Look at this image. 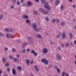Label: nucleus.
<instances>
[{
    "label": "nucleus",
    "mask_w": 76,
    "mask_h": 76,
    "mask_svg": "<svg viewBox=\"0 0 76 76\" xmlns=\"http://www.w3.org/2000/svg\"><path fill=\"white\" fill-rule=\"evenodd\" d=\"M73 21H75V19H73Z\"/></svg>",
    "instance_id": "obj_63"
},
{
    "label": "nucleus",
    "mask_w": 76,
    "mask_h": 76,
    "mask_svg": "<svg viewBox=\"0 0 76 76\" xmlns=\"http://www.w3.org/2000/svg\"><path fill=\"white\" fill-rule=\"evenodd\" d=\"M9 57L10 58V59H11L12 60L13 59V56H12V55H9Z\"/></svg>",
    "instance_id": "obj_30"
},
{
    "label": "nucleus",
    "mask_w": 76,
    "mask_h": 76,
    "mask_svg": "<svg viewBox=\"0 0 76 76\" xmlns=\"http://www.w3.org/2000/svg\"><path fill=\"white\" fill-rule=\"evenodd\" d=\"M2 60L3 63H5V61H6V58H3L2 59Z\"/></svg>",
    "instance_id": "obj_24"
},
{
    "label": "nucleus",
    "mask_w": 76,
    "mask_h": 76,
    "mask_svg": "<svg viewBox=\"0 0 76 76\" xmlns=\"http://www.w3.org/2000/svg\"><path fill=\"white\" fill-rule=\"evenodd\" d=\"M12 72L13 75H16V70H15V69H13L12 70Z\"/></svg>",
    "instance_id": "obj_14"
},
{
    "label": "nucleus",
    "mask_w": 76,
    "mask_h": 76,
    "mask_svg": "<svg viewBox=\"0 0 76 76\" xmlns=\"http://www.w3.org/2000/svg\"><path fill=\"white\" fill-rule=\"evenodd\" d=\"M50 67H53V66L52 65H51L50 66Z\"/></svg>",
    "instance_id": "obj_60"
},
{
    "label": "nucleus",
    "mask_w": 76,
    "mask_h": 76,
    "mask_svg": "<svg viewBox=\"0 0 76 76\" xmlns=\"http://www.w3.org/2000/svg\"><path fill=\"white\" fill-rule=\"evenodd\" d=\"M26 23L28 25H30L31 24V22L30 21V20L27 19L26 21Z\"/></svg>",
    "instance_id": "obj_6"
},
{
    "label": "nucleus",
    "mask_w": 76,
    "mask_h": 76,
    "mask_svg": "<svg viewBox=\"0 0 76 76\" xmlns=\"http://www.w3.org/2000/svg\"><path fill=\"white\" fill-rule=\"evenodd\" d=\"M34 69L37 72H38L39 71V68H38L37 66H35Z\"/></svg>",
    "instance_id": "obj_13"
},
{
    "label": "nucleus",
    "mask_w": 76,
    "mask_h": 76,
    "mask_svg": "<svg viewBox=\"0 0 76 76\" xmlns=\"http://www.w3.org/2000/svg\"><path fill=\"white\" fill-rule=\"evenodd\" d=\"M27 52H29V51H30V49L29 48L27 49Z\"/></svg>",
    "instance_id": "obj_44"
},
{
    "label": "nucleus",
    "mask_w": 76,
    "mask_h": 76,
    "mask_svg": "<svg viewBox=\"0 0 76 76\" xmlns=\"http://www.w3.org/2000/svg\"><path fill=\"white\" fill-rule=\"evenodd\" d=\"M74 28L75 29H76V26H75Z\"/></svg>",
    "instance_id": "obj_61"
},
{
    "label": "nucleus",
    "mask_w": 76,
    "mask_h": 76,
    "mask_svg": "<svg viewBox=\"0 0 76 76\" xmlns=\"http://www.w3.org/2000/svg\"><path fill=\"white\" fill-rule=\"evenodd\" d=\"M74 43L75 44V45H76V40H75L74 41Z\"/></svg>",
    "instance_id": "obj_48"
},
{
    "label": "nucleus",
    "mask_w": 76,
    "mask_h": 76,
    "mask_svg": "<svg viewBox=\"0 0 76 76\" xmlns=\"http://www.w3.org/2000/svg\"><path fill=\"white\" fill-rule=\"evenodd\" d=\"M57 58H58L59 60H60L61 59V57L60 55H57Z\"/></svg>",
    "instance_id": "obj_20"
},
{
    "label": "nucleus",
    "mask_w": 76,
    "mask_h": 76,
    "mask_svg": "<svg viewBox=\"0 0 76 76\" xmlns=\"http://www.w3.org/2000/svg\"><path fill=\"white\" fill-rule=\"evenodd\" d=\"M66 76H69V75L67 73L66 74Z\"/></svg>",
    "instance_id": "obj_49"
},
{
    "label": "nucleus",
    "mask_w": 76,
    "mask_h": 76,
    "mask_svg": "<svg viewBox=\"0 0 76 76\" xmlns=\"http://www.w3.org/2000/svg\"><path fill=\"white\" fill-rule=\"evenodd\" d=\"M48 49L47 48H45L43 49V54H46L48 53Z\"/></svg>",
    "instance_id": "obj_5"
},
{
    "label": "nucleus",
    "mask_w": 76,
    "mask_h": 76,
    "mask_svg": "<svg viewBox=\"0 0 76 76\" xmlns=\"http://www.w3.org/2000/svg\"><path fill=\"white\" fill-rule=\"evenodd\" d=\"M23 6H26V4H23Z\"/></svg>",
    "instance_id": "obj_55"
},
{
    "label": "nucleus",
    "mask_w": 76,
    "mask_h": 76,
    "mask_svg": "<svg viewBox=\"0 0 76 76\" xmlns=\"http://www.w3.org/2000/svg\"><path fill=\"white\" fill-rule=\"evenodd\" d=\"M14 62H18V59L17 58H15L14 59Z\"/></svg>",
    "instance_id": "obj_21"
},
{
    "label": "nucleus",
    "mask_w": 76,
    "mask_h": 76,
    "mask_svg": "<svg viewBox=\"0 0 76 76\" xmlns=\"http://www.w3.org/2000/svg\"><path fill=\"white\" fill-rule=\"evenodd\" d=\"M41 2L42 3L44 4V7L46 8V9H47L49 10H51V7L48 5V3L45 0H41Z\"/></svg>",
    "instance_id": "obj_1"
},
{
    "label": "nucleus",
    "mask_w": 76,
    "mask_h": 76,
    "mask_svg": "<svg viewBox=\"0 0 76 76\" xmlns=\"http://www.w3.org/2000/svg\"><path fill=\"white\" fill-rule=\"evenodd\" d=\"M61 49V48L60 47H58V50H60Z\"/></svg>",
    "instance_id": "obj_46"
},
{
    "label": "nucleus",
    "mask_w": 76,
    "mask_h": 76,
    "mask_svg": "<svg viewBox=\"0 0 76 76\" xmlns=\"http://www.w3.org/2000/svg\"><path fill=\"white\" fill-rule=\"evenodd\" d=\"M55 69H56L57 70V69H58V67H57V66H56L55 67Z\"/></svg>",
    "instance_id": "obj_53"
},
{
    "label": "nucleus",
    "mask_w": 76,
    "mask_h": 76,
    "mask_svg": "<svg viewBox=\"0 0 76 76\" xmlns=\"http://www.w3.org/2000/svg\"><path fill=\"white\" fill-rule=\"evenodd\" d=\"M69 36H70V39H72V37H73V35L72 34V33H70Z\"/></svg>",
    "instance_id": "obj_25"
},
{
    "label": "nucleus",
    "mask_w": 76,
    "mask_h": 76,
    "mask_svg": "<svg viewBox=\"0 0 76 76\" xmlns=\"http://www.w3.org/2000/svg\"><path fill=\"white\" fill-rule=\"evenodd\" d=\"M2 73V71L1 70H0V75H1Z\"/></svg>",
    "instance_id": "obj_47"
},
{
    "label": "nucleus",
    "mask_w": 76,
    "mask_h": 76,
    "mask_svg": "<svg viewBox=\"0 0 76 76\" xmlns=\"http://www.w3.org/2000/svg\"><path fill=\"white\" fill-rule=\"evenodd\" d=\"M39 0H35V1H36L37 2H38Z\"/></svg>",
    "instance_id": "obj_54"
},
{
    "label": "nucleus",
    "mask_w": 76,
    "mask_h": 76,
    "mask_svg": "<svg viewBox=\"0 0 76 76\" xmlns=\"http://www.w3.org/2000/svg\"><path fill=\"white\" fill-rule=\"evenodd\" d=\"M31 53L34 54L35 56H37V53L35 52V50H32L31 51Z\"/></svg>",
    "instance_id": "obj_9"
},
{
    "label": "nucleus",
    "mask_w": 76,
    "mask_h": 76,
    "mask_svg": "<svg viewBox=\"0 0 76 76\" xmlns=\"http://www.w3.org/2000/svg\"><path fill=\"white\" fill-rule=\"evenodd\" d=\"M5 66H9V63H7L5 65Z\"/></svg>",
    "instance_id": "obj_33"
},
{
    "label": "nucleus",
    "mask_w": 76,
    "mask_h": 76,
    "mask_svg": "<svg viewBox=\"0 0 76 76\" xmlns=\"http://www.w3.org/2000/svg\"><path fill=\"white\" fill-rule=\"evenodd\" d=\"M4 50H5L6 51H7V50H8V48L7 47H5L4 48Z\"/></svg>",
    "instance_id": "obj_36"
},
{
    "label": "nucleus",
    "mask_w": 76,
    "mask_h": 76,
    "mask_svg": "<svg viewBox=\"0 0 76 76\" xmlns=\"http://www.w3.org/2000/svg\"><path fill=\"white\" fill-rule=\"evenodd\" d=\"M61 10H63L64 9V6L63 5H61L60 7Z\"/></svg>",
    "instance_id": "obj_17"
},
{
    "label": "nucleus",
    "mask_w": 76,
    "mask_h": 76,
    "mask_svg": "<svg viewBox=\"0 0 76 76\" xmlns=\"http://www.w3.org/2000/svg\"><path fill=\"white\" fill-rule=\"evenodd\" d=\"M69 1H70V2H72L73 1V0H69Z\"/></svg>",
    "instance_id": "obj_58"
},
{
    "label": "nucleus",
    "mask_w": 76,
    "mask_h": 76,
    "mask_svg": "<svg viewBox=\"0 0 76 76\" xmlns=\"http://www.w3.org/2000/svg\"><path fill=\"white\" fill-rule=\"evenodd\" d=\"M43 13L45 15H47L48 13H49V12L48 11H45L44 10L43 11Z\"/></svg>",
    "instance_id": "obj_11"
},
{
    "label": "nucleus",
    "mask_w": 76,
    "mask_h": 76,
    "mask_svg": "<svg viewBox=\"0 0 76 76\" xmlns=\"http://www.w3.org/2000/svg\"><path fill=\"white\" fill-rule=\"evenodd\" d=\"M66 37V34L65 33H63L62 35V39H65V37Z\"/></svg>",
    "instance_id": "obj_7"
},
{
    "label": "nucleus",
    "mask_w": 76,
    "mask_h": 76,
    "mask_svg": "<svg viewBox=\"0 0 76 76\" xmlns=\"http://www.w3.org/2000/svg\"><path fill=\"white\" fill-rule=\"evenodd\" d=\"M5 31H12L13 29H12L10 28V29L9 28H6L5 29Z\"/></svg>",
    "instance_id": "obj_10"
},
{
    "label": "nucleus",
    "mask_w": 76,
    "mask_h": 76,
    "mask_svg": "<svg viewBox=\"0 0 76 76\" xmlns=\"http://www.w3.org/2000/svg\"><path fill=\"white\" fill-rule=\"evenodd\" d=\"M16 57L17 58H19L20 57V55H19V54H18L16 55Z\"/></svg>",
    "instance_id": "obj_38"
},
{
    "label": "nucleus",
    "mask_w": 76,
    "mask_h": 76,
    "mask_svg": "<svg viewBox=\"0 0 76 76\" xmlns=\"http://www.w3.org/2000/svg\"><path fill=\"white\" fill-rule=\"evenodd\" d=\"M37 13V11H34V14H35V15H36V14Z\"/></svg>",
    "instance_id": "obj_43"
},
{
    "label": "nucleus",
    "mask_w": 76,
    "mask_h": 76,
    "mask_svg": "<svg viewBox=\"0 0 76 76\" xmlns=\"http://www.w3.org/2000/svg\"><path fill=\"white\" fill-rule=\"evenodd\" d=\"M22 53H26V49H23L22 50Z\"/></svg>",
    "instance_id": "obj_28"
},
{
    "label": "nucleus",
    "mask_w": 76,
    "mask_h": 76,
    "mask_svg": "<svg viewBox=\"0 0 76 76\" xmlns=\"http://www.w3.org/2000/svg\"><path fill=\"white\" fill-rule=\"evenodd\" d=\"M66 47H69V43H67L66 44Z\"/></svg>",
    "instance_id": "obj_40"
},
{
    "label": "nucleus",
    "mask_w": 76,
    "mask_h": 76,
    "mask_svg": "<svg viewBox=\"0 0 76 76\" xmlns=\"http://www.w3.org/2000/svg\"><path fill=\"white\" fill-rule=\"evenodd\" d=\"M26 64L28 66H29V63H30V61L29 59H27L26 60Z\"/></svg>",
    "instance_id": "obj_16"
},
{
    "label": "nucleus",
    "mask_w": 76,
    "mask_h": 76,
    "mask_svg": "<svg viewBox=\"0 0 76 76\" xmlns=\"http://www.w3.org/2000/svg\"><path fill=\"white\" fill-rule=\"evenodd\" d=\"M42 61L45 63V64L47 65V64H48V61L46 59H42Z\"/></svg>",
    "instance_id": "obj_3"
},
{
    "label": "nucleus",
    "mask_w": 76,
    "mask_h": 76,
    "mask_svg": "<svg viewBox=\"0 0 76 76\" xmlns=\"http://www.w3.org/2000/svg\"><path fill=\"white\" fill-rule=\"evenodd\" d=\"M17 4H18V5H19L20 4V3H19V1H18L17 2Z\"/></svg>",
    "instance_id": "obj_50"
},
{
    "label": "nucleus",
    "mask_w": 76,
    "mask_h": 76,
    "mask_svg": "<svg viewBox=\"0 0 76 76\" xmlns=\"http://www.w3.org/2000/svg\"><path fill=\"white\" fill-rule=\"evenodd\" d=\"M66 74V72H63L62 74V76H64V75Z\"/></svg>",
    "instance_id": "obj_32"
},
{
    "label": "nucleus",
    "mask_w": 76,
    "mask_h": 76,
    "mask_svg": "<svg viewBox=\"0 0 76 76\" xmlns=\"http://www.w3.org/2000/svg\"><path fill=\"white\" fill-rule=\"evenodd\" d=\"M27 4L28 6H31L32 5V2L31 1H28L27 2Z\"/></svg>",
    "instance_id": "obj_18"
},
{
    "label": "nucleus",
    "mask_w": 76,
    "mask_h": 76,
    "mask_svg": "<svg viewBox=\"0 0 76 76\" xmlns=\"http://www.w3.org/2000/svg\"><path fill=\"white\" fill-rule=\"evenodd\" d=\"M7 71H8V72H10V68H7Z\"/></svg>",
    "instance_id": "obj_41"
},
{
    "label": "nucleus",
    "mask_w": 76,
    "mask_h": 76,
    "mask_svg": "<svg viewBox=\"0 0 76 76\" xmlns=\"http://www.w3.org/2000/svg\"><path fill=\"white\" fill-rule=\"evenodd\" d=\"M24 1V0H21V3H23Z\"/></svg>",
    "instance_id": "obj_51"
},
{
    "label": "nucleus",
    "mask_w": 76,
    "mask_h": 76,
    "mask_svg": "<svg viewBox=\"0 0 76 76\" xmlns=\"http://www.w3.org/2000/svg\"><path fill=\"white\" fill-rule=\"evenodd\" d=\"M23 19H28L29 16L27 15H24L23 16Z\"/></svg>",
    "instance_id": "obj_8"
},
{
    "label": "nucleus",
    "mask_w": 76,
    "mask_h": 76,
    "mask_svg": "<svg viewBox=\"0 0 76 76\" xmlns=\"http://www.w3.org/2000/svg\"><path fill=\"white\" fill-rule=\"evenodd\" d=\"M44 10L42 8H40L39 9V11L40 12H42L43 13V12H44Z\"/></svg>",
    "instance_id": "obj_12"
},
{
    "label": "nucleus",
    "mask_w": 76,
    "mask_h": 76,
    "mask_svg": "<svg viewBox=\"0 0 76 76\" xmlns=\"http://www.w3.org/2000/svg\"><path fill=\"white\" fill-rule=\"evenodd\" d=\"M37 37L38 38H40V39H41V38H42V36H41V35L39 34L38 35Z\"/></svg>",
    "instance_id": "obj_23"
},
{
    "label": "nucleus",
    "mask_w": 76,
    "mask_h": 76,
    "mask_svg": "<svg viewBox=\"0 0 76 76\" xmlns=\"http://www.w3.org/2000/svg\"><path fill=\"white\" fill-rule=\"evenodd\" d=\"M6 36L7 38H13V35L12 34L10 33H7L6 34Z\"/></svg>",
    "instance_id": "obj_4"
},
{
    "label": "nucleus",
    "mask_w": 76,
    "mask_h": 76,
    "mask_svg": "<svg viewBox=\"0 0 76 76\" xmlns=\"http://www.w3.org/2000/svg\"><path fill=\"white\" fill-rule=\"evenodd\" d=\"M25 45H28V43H25Z\"/></svg>",
    "instance_id": "obj_59"
},
{
    "label": "nucleus",
    "mask_w": 76,
    "mask_h": 76,
    "mask_svg": "<svg viewBox=\"0 0 76 76\" xmlns=\"http://www.w3.org/2000/svg\"><path fill=\"white\" fill-rule=\"evenodd\" d=\"M12 51H13V52H15L16 49H15V48H13L12 49Z\"/></svg>",
    "instance_id": "obj_39"
},
{
    "label": "nucleus",
    "mask_w": 76,
    "mask_h": 76,
    "mask_svg": "<svg viewBox=\"0 0 76 76\" xmlns=\"http://www.w3.org/2000/svg\"><path fill=\"white\" fill-rule=\"evenodd\" d=\"M33 61H31V64H33Z\"/></svg>",
    "instance_id": "obj_52"
},
{
    "label": "nucleus",
    "mask_w": 76,
    "mask_h": 76,
    "mask_svg": "<svg viewBox=\"0 0 76 76\" xmlns=\"http://www.w3.org/2000/svg\"><path fill=\"white\" fill-rule=\"evenodd\" d=\"M74 63H75V65L76 66V61H75Z\"/></svg>",
    "instance_id": "obj_57"
},
{
    "label": "nucleus",
    "mask_w": 76,
    "mask_h": 76,
    "mask_svg": "<svg viewBox=\"0 0 76 76\" xmlns=\"http://www.w3.org/2000/svg\"><path fill=\"white\" fill-rule=\"evenodd\" d=\"M71 44L72 45H73V43H71Z\"/></svg>",
    "instance_id": "obj_62"
},
{
    "label": "nucleus",
    "mask_w": 76,
    "mask_h": 76,
    "mask_svg": "<svg viewBox=\"0 0 76 76\" xmlns=\"http://www.w3.org/2000/svg\"><path fill=\"white\" fill-rule=\"evenodd\" d=\"M57 22V23H58V22H59V19H56V20Z\"/></svg>",
    "instance_id": "obj_42"
},
{
    "label": "nucleus",
    "mask_w": 76,
    "mask_h": 76,
    "mask_svg": "<svg viewBox=\"0 0 76 76\" xmlns=\"http://www.w3.org/2000/svg\"><path fill=\"white\" fill-rule=\"evenodd\" d=\"M62 47H64V45H62Z\"/></svg>",
    "instance_id": "obj_64"
},
{
    "label": "nucleus",
    "mask_w": 76,
    "mask_h": 76,
    "mask_svg": "<svg viewBox=\"0 0 76 76\" xmlns=\"http://www.w3.org/2000/svg\"><path fill=\"white\" fill-rule=\"evenodd\" d=\"M57 70L58 72L59 73H60V70L59 68L57 69Z\"/></svg>",
    "instance_id": "obj_34"
},
{
    "label": "nucleus",
    "mask_w": 76,
    "mask_h": 76,
    "mask_svg": "<svg viewBox=\"0 0 76 76\" xmlns=\"http://www.w3.org/2000/svg\"><path fill=\"white\" fill-rule=\"evenodd\" d=\"M27 38L28 39H31V37H28Z\"/></svg>",
    "instance_id": "obj_45"
},
{
    "label": "nucleus",
    "mask_w": 76,
    "mask_h": 76,
    "mask_svg": "<svg viewBox=\"0 0 76 76\" xmlns=\"http://www.w3.org/2000/svg\"><path fill=\"white\" fill-rule=\"evenodd\" d=\"M72 7L73 8H75L76 7V4H73L72 5Z\"/></svg>",
    "instance_id": "obj_35"
},
{
    "label": "nucleus",
    "mask_w": 76,
    "mask_h": 76,
    "mask_svg": "<svg viewBox=\"0 0 76 76\" xmlns=\"http://www.w3.org/2000/svg\"><path fill=\"white\" fill-rule=\"evenodd\" d=\"M31 26L33 28V29L34 31H35L37 32L39 31V29H37V26L35 23H33L31 25Z\"/></svg>",
    "instance_id": "obj_2"
},
{
    "label": "nucleus",
    "mask_w": 76,
    "mask_h": 76,
    "mask_svg": "<svg viewBox=\"0 0 76 76\" xmlns=\"http://www.w3.org/2000/svg\"><path fill=\"white\" fill-rule=\"evenodd\" d=\"M4 76H8V75L7 74H5L4 75Z\"/></svg>",
    "instance_id": "obj_56"
},
{
    "label": "nucleus",
    "mask_w": 76,
    "mask_h": 76,
    "mask_svg": "<svg viewBox=\"0 0 76 76\" xmlns=\"http://www.w3.org/2000/svg\"><path fill=\"white\" fill-rule=\"evenodd\" d=\"M17 69L19 71H20L22 70V67L20 66H19L17 67Z\"/></svg>",
    "instance_id": "obj_19"
},
{
    "label": "nucleus",
    "mask_w": 76,
    "mask_h": 76,
    "mask_svg": "<svg viewBox=\"0 0 76 76\" xmlns=\"http://www.w3.org/2000/svg\"><path fill=\"white\" fill-rule=\"evenodd\" d=\"M56 19L54 18H53L52 19V22H53V23H54L55 22H56Z\"/></svg>",
    "instance_id": "obj_31"
},
{
    "label": "nucleus",
    "mask_w": 76,
    "mask_h": 76,
    "mask_svg": "<svg viewBox=\"0 0 76 76\" xmlns=\"http://www.w3.org/2000/svg\"><path fill=\"white\" fill-rule=\"evenodd\" d=\"M14 5H12L11 6V9H13L14 8Z\"/></svg>",
    "instance_id": "obj_37"
},
{
    "label": "nucleus",
    "mask_w": 76,
    "mask_h": 76,
    "mask_svg": "<svg viewBox=\"0 0 76 76\" xmlns=\"http://www.w3.org/2000/svg\"><path fill=\"white\" fill-rule=\"evenodd\" d=\"M45 19L47 22L49 21V18L48 17H46L45 18Z\"/></svg>",
    "instance_id": "obj_27"
},
{
    "label": "nucleus",
    "mask_w": 76,
    "mask_h": 76,
    "mask_svg": "<svg viewBox=\"0 0 76 76\" xmlns=\"http://www.w3.org/2000/svg\"><path fill=\"white\" fill-rule=\"evenodd\" d=\"M61 35V33H60L58 35L56 36V38H59V37H60V36Z\"/></svg>",
    "instance_id": "obj_22"
},
{
    "label": "nucleus",
    "mask_w": 76,
    "mask_h": 76,
    "mask_svg": "<svg viewBox=\"0 0 76 76\" xmlns=\"http://www.w3.org/2000/svg\"><path fill=\"white\" fill-rule=\"evenodd\" d=\"M60 3V1L59 0H56V4L58 5Z\"/></svg>",
    "instance_id": "obj_15"
},
{
    "label": "nucleus",
    "mask_w": 76,
    "mask_h": 76,
    "mask_svg": "<svg viewBox=\"0 0 76 76\" xmlns=\"http://www.w3.org/2000/svg\"><path fill=\"white\" fill-rule=\"evenodd\" d=\"M61 24V26H64L65 25V23L64 22H62Z\"/></svg>",
    "instance_id": "obj_26"
},
{
    "label": "nucleus",
    "mask_w": 76,
    "mask_h": 76,
    "mask_svg": "<svg viewBox=\"0 0 76 76\" xmlns=\"http://www.w3.org/2000/svg\"><path fill=\"white\" fill-rule=\"evenodd\" d=\"M3 15L2 14H1L0 15V20H1V19L3 18Z\"/></svg>",
    "instance_id": "obj_29"
}]
</instances>
